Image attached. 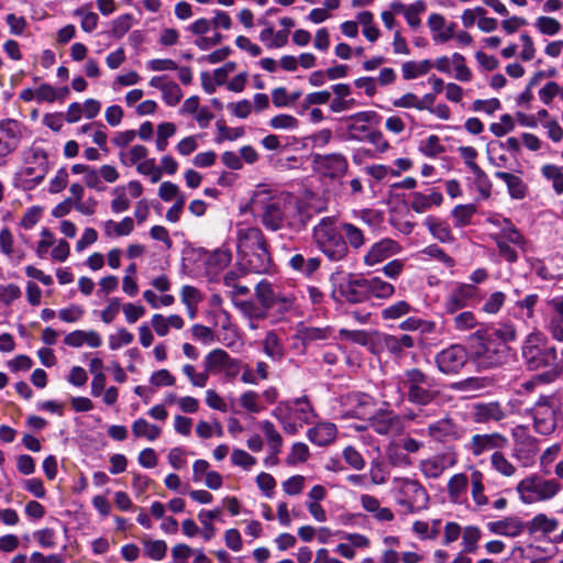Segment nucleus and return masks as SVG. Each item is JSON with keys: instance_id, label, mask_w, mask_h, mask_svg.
<instances>
[{"instance_id": "f257e3e1", "label": "nucleus", "mask_w": 563, "mask_h": 563, "mask_svg": "<svg viewBox=\"0 0 563 563\" xmlns=\"http://www.w3.org/2000/svg\"><path fill=\"white\" fill-rule=\"evenodd\" d=\"M251 211L268 231L290 229L300 231L305 227L302 208L289 192L267 185H258L251 198Z\"/></svg>"}, {"instance_id": "f03ea898", "label": "nucleus", "mask_w": 563, "mask_h": 563, "mask_svg": "<svg viewBox=\"0 0 563 563\" xmlns=\"http://www.w3.org/2000/svg\"><path fill=\"white\" fill-rule=\"evenodd\" d=\"M517 338L512 323H499L476 330L471 336V353L478 366L497 367L507 362L510 353L509 342Z\"/></svg>"}, {"instance_id": "7ed1b4c3", "label": "nucleus", "mask_w": 563, "mask_h": 563, "mask_svg": "<svg viewBox=\"0 0 563 563\" xmlns=\"http://www.w3.org/2000/svg\"><path fill=\"white\" fill-rule=\"evenodd\" d=\"M396 380L398 390L401 391L400 401L406 397L409 402L416 406L427 407L433 404L440 396L437 378L420 368L405 369L397 376Z\"/></svg>"}, {"instance_id": "20e7f679", "label": "nucleus", "mask_w": 563, "mask_h": 563, "mask_svg": "<svg viewBox=\"0 0 563 563\" xmlns=\"http://www.w3.org/2000/svg\"><path fill=\"white\" fill-rule=\"evenodd\" d=\"M317 249L330 261L340 262L347 256V243L342 234L341 222L334 217H323L312 229Z\"/></svg>"}, {"instance_id": "39448f33", "label": "nucleus", "mask_w": 563, "mask_h": 563, "mask_svg": "<svg viewBox=\"0 0 563 563\" xmlns=\"http://www.w3.org/2000/svg\"><path fill=\"white\" fill-rule=\"evenodd\" d=\"M272 416L280 423L284 432L290 435L297 434L305 424L313 423L317 417L307 396L279 401Z\"/></svg>"}, {"instance_id": "423d86ee", "label": "nucleus", "mask_w": 563, "mask_h": 563, "mask_svg": "<svg viewBox=\"0 0 563 563\" xmlns=\"http://www.w3.org/2000/svg\"><path fill=\"white\" fill-rule=\"evenodd\" d=\"M390 494L396 505L405 514H418L429 506V493L416 478L406 476L394 477L391 479Z\"/></svg>"}, {"instance_id": "0eeeda50", "label": "nucleus", "mask_w": 563, "mask_h": 563, "mask_svg": "<svg viewBox=\"0 0 563 563\" xmlns=\"http://www.w3.org/2000/svg\"><path fill=\"white\" fill-rule=\"evenodd\" d=\"M521 354L528 367L533 371L548 367L558 358L556 347L548 345L547 336L537 329L525 338Z\"/></svg>"}, {"instance_id": "6e6552de", "label": "nucleus", "mask_w": 563, "mask_h": 563, "mask_svg": "<svg viewBox=\"0 0 563 563\" xmlns=\"http://www.w3.org/2000/svg\"><path fill=\"white\" fill-rule=\"evenodd\" d=\"M516 490L523 504L531 505L554 498L562 490V485L556 479L530 474L517 484Z\"/></svg>"}, {"instance_id": "1a4fd4ad", "label": "nucleus", "mask_w": 563, "mask_h": 563, "mask_svg": "<svg viewBox=\"0 0 563 563\" xmlns=\"http://www.w3.org/2000/svg\"><path fill=\"white\" fill-rule=\"evenodd\" d=\"M477 301V287L474 285L453 282L443 299V309L446 314H455Z\"/></svg>"}, {"instance_id": "9d476101", "label": "nucleus", "mask_w": 563, "mask_h": 563, "mask_svg": "<svg viewBox=\"0 0 563 563\" xmlns=\"http://www.w3.org/2000/svg\"><path fill=\"white\" fill-rule=\"evenodd\" d=\"M255 296L264 309L278 307L287 311L292 308L296 297L292 294H284L278 286L267 279L261 280L255 287Z\"/></svg>"}, {"instance_id": "9b49d317", "label": "nucleus", "mask_w": 563, "mask_h": 563, "mask_svg": "<svg viewBox=\"0 0 563 563\" xmlns=\"http://www.w3.org/2000/svg\"><path fill=\"white\" fill-rule=\"evenodd\" d=\"M558 412L551 396H541L531 409L534 430L543 435L553 433L558 427Z\"/></svg>"}, {"instance_id": "f8f14e48", "label": "nucleus", "mask_w": 563, "mask_h": 563, "mask_svg": "<svg viewBox=\"0 0 563 563\" xmlns=\"http://www.w3.org/2000/svg\"><path fill=\"white\" fill-rule=\"evenodd\" d=\"M496 243L498 255L509 264L518 261V247L521 252L527 251L528 242L518 229H507L505 234H490Z\"/></svg>"}, {"instance_id": "ddd939ff", "label": "nucleus", "mask_w": 563, "mask_h": 563, "mask_svg": "<svg viewBox=\"0 0 563 563\" xmlns=\"http://www.w3.org/2000/svg\"><path fill=\"white\" fill-rule=\"evenodd\" d=\"M457 463V455L452 450H446L426 459H422L418 468L427 479H438L442 474Z\"/></svg>"}, {"instance_id": "4468645a", "label": "nucleus", "mask_w": 563, "mask_h": 563, "mask_svg": "<svg viewBox=\"0 0 563 563\" xmlns=\"http://www.w3.org/2000/svg\"><path fill=\"white\" fill-rule=\"evenodd\" d=\"M508 445V439L499 433H477L472 435L470 441L465 444V449L473 456L478 457L489 451H499Z\"/></svg>"}, {"instance_id": "2eb2a0df", "label": "nucleus", "mask_w": 563, "mask_h": 563, "mask_svg": "<svg viewBox=\"0 0 563 563\" xmlns=\"http://www.w3.org/2000/svg\"><path fill=\"white\" fill-rule=\"evenodd\" d=\"M468 354L464 346L452 344L435 355L437 367L444 374H456L466 364Z\"/></svg>"}, {"instance_id": "dca6fc26", "label": "nucleus", "mask_w": 563, "mask_h": 563, "mask_svg": "<svg viewBox=\"0 0 563 563\" xmlns=\"http://www.w3.org/2000/svg\"><path fill=\"white\" fill-rule=\"evenodd\" d=\"M241 267L250 273L267 274L269 273L273 261L268 251V244H264L247 254L239 256Z\"/></svg>"}, {"instance_id": "f3484780", "label": "nucleus", "mask_w": 563, "mask_h": 563, "mask_svg": "<svg viewBox=\"0 0 563 563\" xmlns=\"http://www.w3.org/2000/svg\"><path fill=\"white\" fill-rule=\"evenodd\" d=\"M369 427L378 434L395 435L404 430L402 418L391 410H378L368 418Z\"/></svg>"}, {"instance_id": "a211bd4d", "label": "nucleus", "mask_w": 563, "mask_h": 563, "mask_svg": "<svg viewBox=\"0 0 563 563\" xmlns=\"http://www.w3.org/2000/svg\"><path fill=\"white\" fill-rule=\"evenodd\" d=\"M22 139V125L13 119L0 121V158L13 153Z\"/></svg>"}, {"instance_id": "6ab92c4d", "label": "nucleus", "mask_w": 563, "mask_h": 563, "mask_svg": "<svg viewBox=\"0 0 563 563\" xmlns=\"http://www.w3.org/2000/svg\"><path fill=\"white\" fill-rule=\"evenodd\" d=\"M377 113L375 111H361L344 119L347 137L350 140L363 142L366 134L371 131V125L375 122Z\"/></svg>"}, {"instance_id": "aec40b11", "label": "nucleus", "mask_w": 563, "mask_h": 563, "mask_svg": "<svg viewBox=\"0 0 563 563\" xmlns=\"http://www.w3.org/2000/svg\"><path fill=\"white\" fill-rule=\"evenodd\" d=\"M400 252L401 246L397 241L384 238L371 245L363 257V263L365 266L372 267Z\"/></svg>"}, {"instance_id": "412c9836", "label": "nucleus", "mask_w": 563, "mask_h": 563, "mask_svg": "<svg viewBox=\"0 0 563 563\" xmlns=\"http://www.w3.org/2000/svg\"><path fill=\"white\" fill-rule=\"evenodd\" d=\"M266 243V239L260 228L250 225H238V256L242 254H247V252L253 251L254 249H257Z\"/></svg>"}, {"instance_id": "4be33fe9", "label": "nucleus", "mask_w": 563, "mask_h": 563, "mask_svg": "<svg viewBox=\"0 0 563 563\" xmlns=\"http://www.w3.org/2000/svg\"><path fill=\"white\" fill-rule=\"evenodd\" d=\"M317 169L325 177L339 178L347 170V161L342 154H329L316 157Z\"/></svg>"}, {"instance_id": "5701e85b", "label": "nucleus", "mask_w": 563, "mask_h": 563, "mask_svg": "<svg viewBox=\"0 0 563 563\" xmlns=\"http://www.w3.org/2000/svg\"><path fill=\"white\" fill-rule=\"evenodd\" d=\"M505 417L506 412L499 402H477L472 406V418L476 423L497 422Z\"/></svg>"}, {"instance_id": "b1692460", "label": "nucleus", "mask_w": 563, "mask_h": 563, "mask_svg": "<svg viewBox=\"0 0 563 563\" xmlns=\"http://www.w3.org/2000/svg\"><path fill=\"white\" fill-rule=\"evenodd\" d=\"M547 303L553 311L547 330L554 341L563 343V295L549 299Z\"/></svg>"}, {"instance_id": "393cba45", "label": "nucleus", "mask_w": 563, "mask_h": 563, "mask_svg": "<svg viewBox=\"0 0 563 563\" xmlns=\"http://www.w3.org/2000/svg\"><path fill=\"white\" fill-rule=\"evenodd\" d=\"M427 434L432 440L444 443L459 438V428L451 418H443L430 423Z\"/></svg>"}, {"instance_id": "a878e982", "label": "nucleus", "mask_w": 563, "mask_h": 563, "mask_svg": "<svg viewBox=\"0 0 563 563\" xmlns=\"http://www.w3.org/2000/svg\"><path fill=\"white\" fill-rule=\"evenodd\" d=\"M340 294L351 303H361L368 300L366 278H349L340 285Z\"/></svg>"}, {"instance_id": "bb28decb", "label": "nucleus", "mask_w": 563, "mask_h": 563, "mask_svg": "<svg viewBox=\"0 0 563 563\" xmlns=\"http://www.w3.org/2000/svg\"><path fill=\"white\" fill-rule=\"evenodd\" d=\"M443 201V196L440 191L433 190L429 195L420 191H413L409 195V206L417 213H424L433 206L439 207Z\"/></svg>"}, {"instance_id": "cd10ccee", "label": "nucleus", "mask_w": 563, "mask_h": 563, "mask_svg": "<svg viewBox=\"0 0 563 563\" xmlns=\"http://www.w3.org/2000/svg\"><path fill=\"white\" fill-rule=\"evenodd\" d=\"M338 434L336 426L332 422L317 423L307 432V438L313 444L324 446L334 441Z\"/></svg>"}, {"instance_id": "c85d7f7f", "label": "nucleus", "mask_w": 563, "mask_h": 563, "mask_svg": "<svg viewBox=\"0 0 563 563\" xmlns=\"http://www.w3.org/2000/svg\"><path fill=\"white\" fill-rule=\"evenodd\" d=\"M485 476L484 474L477 470H472L468 478V485L471 487V496L474 505L477 509H483L484 507L489 505V499L485 495Z\"/></svg>"}, {"instance_id": "c756f323", "label": "nucleus", "mask_w": 563, "mask_h": 563, "mask_svg": "<svg viewBox=\"0 0 563 563\" xmlns=\"http://www.w3.org/2000/svg\"><path fill=\"white\" fill-rule=\"evenodd\" d=\"M289 267L305 277H312L321 266V260L318 256L305 257L302 254H294L288 262Z\"/></svg>"}, {"instance_id": "7c9ffc66", "label": "nucleus", "mask_w": 563, "mask_h": 563, "mask_svg": "<svg viewBox=\"0 0 563 563\" xmlns=\"http://www.w3.org/2000/svg\"><path fill=\"white\" fill-rule=\"evenodd\" d=\"M468 478L466 474L457 473L448 481L446 492L452 503L461 504L464 501L468 487Z\"/></svg>"}, {"instance_id": "2f4dec72", "label": "nucleus", "mask_w": 563, "mask_h": 563, "mask_svg": "<svg viewBox=\"0 0 563 563\" xmlns=\"http://www.w3.org/2000/svg\"><path fill=\"white\" fill-rule=\"evenodd\" d=\"M488 529L499 536L517 537L523 530V525L518 518L507 517L501 520L488 522Z\"/></svg>"}, {"instance_id": "473e14b6", "label": "nucleus", "mask_w": 563, "mask_h": 563, "mask_svg": "<svg viewBox=\"0 0 563 563\" xmlns=\"http://www.w3.org/2000/svg\"><path fill=\"white\" fill-rule=\"evenodd\" d=\"M367 296L377 299H389L395 294V287L390 283L382 279L380 277L366 278Z\"/></svg>"}, {"instance_id": "72a5a7b5", "label": "nucleus", "mask_w": 563, "mask_h": 563, "mask_svg": "<svg viewBox=\"0 0 563 563\" xmlns=\"http://www.w3.org/2000/svg\"><path fill=\"white\" fill-rule=\"evenodd\" d=\"M423 224L438 241L442 243H450L454 241L451 228L445 221L430 216L424 219Z\"/></svg>"}, {"instance_id": "f704fd0d", "label": "nucleus", "mask_w": 563, "mask_h": 563, "mask_svg": "<svg viewBox=\"0 0 563 563\" xmlns=\"http://www.w3.org/2000/svg\"><path fill=\"white\" fill-rule=\"evenodd\" d=\"M132 433L136 439H146L154 442L162 434V428L157 424L148 422L144 418H137L131 426Z\"/></svg>"}, {"instance_id": "c9c22d12", "label": "nucleus", "mask_w": 563, "mask_h": 563, "mask_svg": "<svg viewBox=\"0 0 563 563\" xmlns=\"http://www.w3.org/2000/svg\"><path fill=\"white\" fill-rule=\"evenodd\" d=\"M495 177L507 185L508 192L512 199L520 200L527 196V185L520 177L506 172H496Z\"/></svg>"}, {"instance_id": "e433bc0d", "label": "nucleus", "mask_w": 563, "mask_h": 563, "mask_svg": "<svg viewBox=\"0 0 563 563\" xmlns=\"http://www.w3.org/2000/svg\"><path fill=\"white\" fill-rule=\"evenodd\" d=\"M102 228L107 238L126 236L133 232L134 221L131 217H124L120 222L107 220L102 223Z\"/></svg>"}, {"instance_id": "4c0bfd02", "label": "nucleus", "mask_w": 563, "mask_h": 563, "mask_svg": "<svg viewBox=\"0 0 563 563\" xmlns=\"http://www.w3.org/2000/svg\"><path fill=\"white\" fill-rule=\"evenodd\" d=\"M489 463L492 470L503 477H514L518 472L517 466L501 452V450L493 452Z\"/></svg>"}, {"instance_id": "58836bf2", "label": "nucleus", "mask_w": 563, "mask_h": 563, "mask_svg": "<svg viewBox=\"0 0 563 563\" xmlns=\"http://www.w3.org/2000/svg\"><path fill=\"white\" fill-rule=\"evenodd\" d=\"M451 316V328L456 332L474 330L479 323L476 314L471 310H460Z\"/></svg>"}, {"instance_id": "ea45409f", "label": "nucleus", "mask_w": 563, "mask_h": 563, "mask_svg": "<svg viewBox=\"0 0 563 563\" xmlns=\"http://www.w3.org/2000/svg\"><path fill=\"white\" fill-rule=\"evenodd\" d=\"M341 228L347 249L352 247L354 251H358L365 245L366 238L362 229L350 222H341Z\"/></svg>"}, {"instance_id": "a19ab883", "label": "nucleus", "mask_w": 563, "mask_h": 563, "mask_svg": "<svg viewBox=\"0 0 563 563\" xmlns=\"http://www.w3.org/2000/svg\"><path fill=\"white\" fill-rule=\"evenodd\" d=\"M440 519L417 520L412 523V531L421 540H435L440 534Z\"/></svg>"}, {"instance_id": "79ce46f5", "label": "nucleus", "mask_w": 563, "mask_h": 563, "mask_svg": "<svg viewBox=\"0 0 563 563\" xmlns=\"http://www.w3.org/2000/svg\"><path fill=\"white\" fill-rule=\"evenodd\" d=\"M433 67V63L429 59H423L420 62L408 60L402 63L401 65V74L405 80H412L420 76L427 75L431 68Z\"/></svg>"}, {"instance_id": "37998d69", "label": "nucleus", "mask_w": 563, "mask_h": 563, "mask_svg": "<svg viewBox=\"0 0 563 563\" xmlns=\"http://www.w3.org/2000/svg\"><path fill=\"white\" fill-rule=\"evenodd\" d=\"M230 357V354L222 349H214L210 351L203 360V367L208 375H217L220 374L221 369L224 366V363Z\"/></svg>"}, {"instance_id": "c03bdc74", "label": "nucleus", "mask_w": 563, "mask_h": 563, "mask_svg": "<svg viewBox=\"0 0 563 563\" xmlns=\"http://www.w3.org/2000/svg\"><path fill=\"white\" fill-rule=\"evenodd\" d=\"M559 521L555 518H550L545 514L536 515L528 523L530 533L542 532L549 534L556 530Z\"/></svg>"}, {"instance_id": "a18cd8bd", "label": "nucleus", "mask_w": 563, "mask_h": 563, "mask_svg": "<svg viewBox=\"0 0 563 563\" xmlns=\"http://www.w3.org/2000/svg\"><path fill=\"white\" fill-rule=\"evenodd\" d=\"M0 251L9 260L20 262L23 260V253L14 249V238L9 228L0 231Z\"/></svg>"}, {"instance_id": "49530a36", "label": "nucleus", "mask_w": 563, "mask_h": 563, "mask_svg": "<svg viewBox=\"0 0 563 563\" xmlns=\"http://www.w3.org/2000/svg\"><path fill=\"white\" fill-rule=\"evenodd\" d=\"M537 453L538 449L536 444L529 440L525 446L516 445L512 451V456L520 463L522 467H530L536 461Z\"/></svg>"}, {"instance_id": "de8ad7c7", "label": "nucleus", "mask_w": 563, "mask_h": 563, "mask_svg": "<svg viewBox=\"0 0 563 563\" xmlns=\"http://www.w3.org/2000/svg\"><path fill=\"white\" fill-rule=\"evenodd\" d=\"M220 514L221 510L219 508L212 510L202 509L199 511L198 519L203 527L201 534L206 541L211 540L216 536L217 529L212 525V521L218 519Z\"/></svg>"}, {"instance_id": "09e8293b", "label": "nucleus", "mask_w": 563, "mask_h": 563, "mask_svg": "<svg viewBox=\"0 0 563 563\" xmlns=\"http://www.w3.org/2000/svg\"><path fill=\"white\" fill-rule=\"evenodd\" d=\"M239 404L249 413H260L265 410L261 395L254 390H246L240 395Z\"/></svg>"}, {"instance_id": "8fccbe9b", "label": "nucleus", "mask_w": 563, "mask_h": 563, "mask_svg": "<svg viewBox=\"0 0 563 563\" xmlns=\"http://www.w3.org/2000/svg\"><path fill=\"white\" fill-rule=\"evenodd\" d=\"M74 16L80 18V27L86 33L93 32L98 26L99 16L90 11L89 5H82L74 10Z\"/></svg>"}, {"instance_id": "3c124183", "label": "nucleus", "mask_w": 563, "mask_h": 563, "mask_svg": "<svg viewBox=\"0 0 563 563\" xmlns=\"http://www.w3.org/2000/svg\"><path fill=\"white\" fill-rule=\"evenodd\" d=\"M231 260L232 254L230 250L227 247H220L209 255L207 260V265L209 269H212L213 272H219L224 269L230 264Z\"/></svg>"}, {"instance_id": "603ef678", "label": "nucleus", "mask_w": 563, "mask_h": 563, "mask_svg": "<svg viewBox=\"0 0 563 563\" xmlns=\"http://www.w3.org/2000/svg\"><path fill=\"white\" fill-rule=\"evenodd\" d=\"M541 174L545 179L552 181V187L556 195L563 194V172L561 167L545 164L541 168Z\"/></svg>"}, {"instance_id": "864d4df0", "label": "nucleus", "mask_w": 563, "mask_h": 563, "mask_svg": "<svg viewBox=\"0 0 563 563\" xmlns=\"http://www.w3.org/2000/svg\"><path fill=\"white\" fill-rule=\"evenodd\" d=\"M263 350L264 353L273 360H280L283 357L284 347L278 335L274 331H269L266 334L263 341Z\"/></svg>"}, {"instance_id": "5fc2aeb1", "label": "nucleus", "mask_w": 563, "mask_h": 563, "mask_svg": "<svg viewBox=\"0 0 563 563\" xmlns=\"http://www.w3.org/2000/svg\"><path fill=\"white\" fill-rule=\"evenodd\" d=\"M482 531L476 526H467L462 532V545L465 553H475L477 543L481 540Z\"/></svg>"}, {"instance_id": "6e6d98bb", "label": "nucleus", "mask_w": 563, "mask_h": 563, "mask_svg": "<svg viewBox=\"0 0 563 563\" xmlns=\"http://www.w3.org/2000/svg\"><path fill=\"white\" fill-rule=\"evenodd\" d=\"M418 150L427 157H437L445 151L440 137L434 134L429 135L424 140L420 141Z\"/></svg>"}, {"instance_id": "4d7b16f0", "label": "nucleus", "mask_w": 563, "mask_h": 563, "mask_svg": "<svg viewBox=\"0 0 563 563\" xmlns=\"http://www.w3.org/2000/svg\"><path fill=\"white\" fill-rule=\"evenodd\" d=\"M412 307L405 300H399L384 308L380 312L384 320H397L410 313Z\"/></svg>"}, {"instance_id": "13d9d810", "label": "nucleus", "mask_w": 563, "mask_h": 563, "mask_svg": "<svg viewBox=\"0 0 563 563\" xmlns=\"http://www.w3.org/2000/svg\"><path fill=\"white\" fill-rule=\"evenodd\" d=\"M476 212V207L472 203L459 205L452 210V217L454 219V225L456 228H463L471 223L473 216Z\"/></svg>"}, {"instance_id": "bf43d9fd", "label": "nucleus", "mask_w": 563, "mask_h": 563, "mask_svg": "<svg viewBox=\"0 0 563 563\" xmlns=\"http://www.w3.org/2000/svg\"><path fill=\"white\" fill-rule=\"evenodd\" d=\"M142 543L144 552L150 559L161 561L166 556L167 544L165 541L144 539Z\"/></svg>"}, {"instance_id": "052dcab7", "label": "nucleus", "mask_w": 563, "mask_h": 563, "mask_svg": "<svg viewBox=\"0 0 563 563\" xmlns=\"http://www.w3.org/2000/svg\"><path fill=\"white\" fill-rule=\"evenodd\" d=\"M427 10L424 0H417L408 5L404 16L411 29H418L421 24L420 14Z\"/></svg>"}, {"instance_id": "680f3d73", "label": "nucleus", "mask_w": 563, "mask_h": 563, "mask_svg": "<svg viewBox=\"0 0 563 563\" xmlns=\"http://www.w3.org/2000/svg\"><path fill=\"white\" fill-rule=\"evenodd\" d=\"M506 298L504 291H493L483 303L482 311L487 314H497L504 307Z\"/></svg>"}, {"instance_id": "e2e57ef3", "label": "nucleus", "mask_w": 563, "mask_h": 563, "mask_svg": "<svg viewBox=\"0 0 563 563\" xmlns=\"http://www.w3.org/2000/svg\"><path fill=\"white\" fill-rule=\"evenodd\" d=\"M68 93V88L56 90L48 84H42L36 89V101L37 102H54L57 99L63 98L64 95Z\"/></svg>"}, {"instance_id": "0e129e2a", "label": "nucleus", "mask_w": 563, "mask_h": 563, "mask_svg": "<svg viewBox=\"0 0 563 563\" xmlns=\"http://www.w3.org/2000/svg\"><path fill=\"white\" fill-rule=\"evenodd\" d=\"M27 163H33L37 165V168L45 174L48 168V157L45 150L38 145L33 144L26 157Z\"/></svg>"}, {"instance_id": "69168bd1", "label": "nucleus", "mask_w": 563, "mask_h": 563, "mask_svg": "<svg viewBox=\"0 0 563 563\" xmlns=\"http://www.w3.org/2000/svg\"><path fill=\"white\" fill-rule=\"evenodd\" d=\"M183 98V91L177 82L169 80L162 90V99L169 107H175Z\"/></svg>"}, {"instance_id": "338daca9", "label": "nucleus", "mask_w": 563, "mask_h": 563, "mask_svg": "<svg viewBox=\"0 0 563 563\" xmlns=\"http://www.w3.org/2000/svg\"><path fill=\"white\" fill-rule=\"evenodd\" d=\"M309 448L303 442H296L292 444L289 454L286 457V463L288 465H297L299 463H303L309 457Z\"/></svg>"}, {"instance_id": "774afa93", "label": "nucleus", "mask_w": 563, "mask_h": 563, "mask_svg": "<svg viewBox=\"0 0 563 563\" xmlns=\"http://www.w3.org/2000/svg\"><path fill=\"white\" fill-rule=\"evenodd\" d=\"M504 143H490L487 147L489 162L496 167H507L508 157L504 153Z\"/></svg>"}]
</instances>
